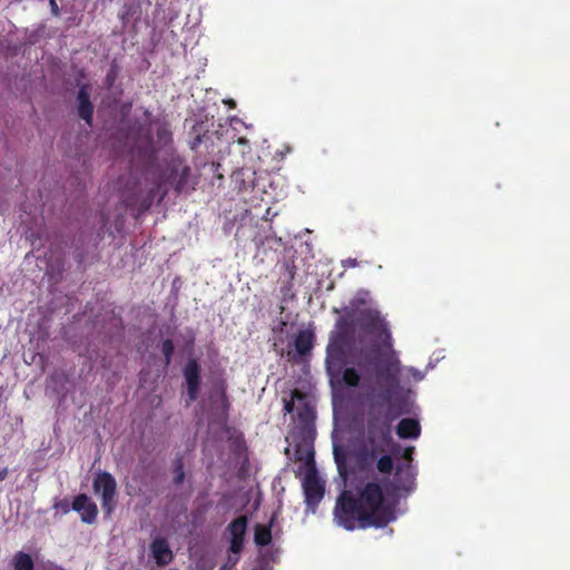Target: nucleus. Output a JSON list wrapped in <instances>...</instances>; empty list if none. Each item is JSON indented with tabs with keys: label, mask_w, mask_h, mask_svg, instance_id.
Listing matches in <instances>:
<instances>
[{
	"label": "nucleus",
	"mask_w": 570,
	"mask_h": 570,
	"mask_svg": "<svg viewBox=\"0 0 570 570\" xmlns=\"http://www.w3.org/2000/svg\"><path fill=\"white\" fill-rule=\"evenodd\" d=\"M409 413L405 403L394 402L383 411L377 403L368 407L365 424L364 442L357 451V463L362 471H377L390 475L394 470V461L387 453L392 443V423L399 416Z\"/></svg>",
	"instance_id": "1"
},
{
	"label": "nucleus",
	"mask_w": 570,
	"mask_h": 570,
	"mask_svg": "<svg viewBox=\"0 0 570 570\" xmlns=\"http://www.w3.org/2000/svg\"><path fill=\"white\" fill-rule=\"evenodd\" d=\"M334 514L337 523L350 531L384 528L395 519L393 508L385 503L383 484L379 481L366 482L357 493L344 490L337 498Z\"/></svg>",
	"instance_id": "2"
},
{
	"label": "nucleus",
	"mask_w": 570,
	"mask_h": 570,
	"mask_svg": "<svg viewBox=\"0 0 570 570\" xmlns=\"http://www.w3.org/2000/svg\"><path fill=\"white\" fill-rule=\"evenodd\" d=\"M366 305V298L363 294H357L344 308V315L337 318L335 331L330 335L326 346L325 364L331 375L338 374L346 361L347 350L355 341V322L353 315L360 306Z\"/></svg>",
	"instance_id": "3"
},
{
	"label": "nucleus",
	"mask_w": 570,
	"mask_h": 570,
	"mask_svg": "<svg viewBox=\"0 0 570 570\" xmlns=\"http://www.w3.org/2000/svg\"><path fill=\"white\" fill-rule=\"evenodd\" d=\"M353 318L356 327L364 334L374 337L375 343L381 348H392L393 340L389 323L377 309L371 307L362 308V306H360L357 312L353 315Z\"/></svg>",
	"instance_id": "4"
},
{
	"label": "nucleus",
	"mask_w": 570,
	"mask_h": 570,
	"mask_svg": "<svg viewBox=\"0 0 570 570\" xmlns=\"http://www.w3.org/2000/svg\"><path fill=\"white\" fill-rule=\"evenodd\" d=\"M301 426L292 433L294 442L295 460L304 461L305 469L308 470L315 464L314 439L315 428L313 424V414L306 409L298 414Z\"/></svg>",
	"instance_id": "5"
},
{
	"label": "nucleus",
	"mask_w": 570,
	"mask_h": 570,
	"mask_svg": "<svg viewBox=\"0 0 570 570\" xmlns=\"http://www.w3.org/2000/svg\"><path fill=\"white\" fill-rule=\"evenodd\" d=\"M163 179L177 194H188L195 190L196 180L191 175V168L180 156L171 157L167 163Z\"/></svg>",
	"instance_id": "6"
},
{
	"label": "nucleus",
	"mask_w": 570,
	"mask_h": 570,
	"mask_svg": "<svg viewBox=\"0 0 570 570\" xmlns=\"http://www.w3.org/2000/svg\"><path fill=\"white\" fill-rule=\"evenodd\" d=\"M92 489L95 494L100 498L105 517L110 518L118 504L115 476L107 471H99L94 478Z\"/></svg>",
	"instance_id": "7"
},
{
	"label": "nucleus",
	"mask_w": 570,
	"mask_h": 570,
	"mask_svg": "<svg viewBox=\"0 0 570 570\" xmlns=\"http://www.w3.org/2000/svg\"><path fill=\"white\" fill-rule=\"evenodd\" d=\"M393 481L386 480L383 484L389 494L402 495L410 494L415 489V472L410 463L397 464L395 468Z\"/></svg>",
	"instance_id": "8"
},
{
	"label": "nucleus",
	"mask_w": 570,
	"mask_h": 570,
	"mask_svg": "<svg viewBox=\"0 0 570 570\" xmlns=\"http://www.w3.org/2000/svg\"><path fill=\"white\" fill-rule=\"evenodd\" d=\"M400 372H401V363L395 357H390L385 362H383L376 371L377 377L381 382L386 384V389H384L380 396L387 404H393L392 393L399 386L400 382Z\"/></svg>",
	"instance_id": "9"
},
{
	"label": "nucleus",
	"mask_w": 570,
	"mask_h": 570,
	"mask_svg": "<svg viewBox=\"0 0 570 570\" xmlns=\"http://www.w3.org/2000/svg\"><path fill=\"white\" fill-rule=\"evenodd\" d=\"M305 502L308 507L317 505L324 497L325 485L317 473L316 466L306 470L303 480Z\"/></svg>",
	"instance_id": "10"
},
{
	"label": "nucleus",
	"mask_w": 570,
	"mask_h": 570,
	"mask_svg": "<svg viewBox=\"0 0 570 570\" xmlns=\"http://www.w3.org/2000/svg\"><path fill=\"white\" fill-rule=\"evenodd\" d=\"M247 524V517L239 515L227 525L226 531L230 537L228 550L232 554H240L243 551Z\"/></svg>",
	"instance_id": "11"
},
{
	"label": "nucleus",
	"mask_w": 570,
	"mask_h": 570,
	"mask_svg": "<svg viewBox=\"0 0 570 570\" xmlns=\"http://www.w3.org/2000/svg\"><path fill=\"white\" fill-rule=\"evenodd\" d=\"M184 377L187 385L188 403L197 400L200 386V366L194 358L189 360L184 367Z\"/></svg>",
	"instance_id": "12"
},
{
	"label": "nucleus",
	"mask_w": 570,
	"mask_h": 570,
	"mask_svg": "<svg viewBox=\"0 0 570 570\" xmlns=\"http://www.w3.org/2000/svg\"><path fill=\"white\" fill-rule=\"evenodd\" d=\"M71 508L73 511L80 514V519L83 523L92 524L97 520L98 508L97 504L91 501V499L85 494L80 493L73 498Z\"/></svg>",
	"instance_id": "13"
},
{
	"label": "nucleus",
	"mask_w": 570,
	"mask_h": 570,
	"mask_svg": "<svg viewBox=\"0 0 570 570\" xmlns=\"http://www.w3.org/2000/svg\"><path fill=\"white\" fill-rule=\"evenodd\" d=\"M315 344V333L312 330H301L294 338L295 354L291 356L294 363H299L311 354Z\"/></svg>",
	"instance_id": "14"
},
{
	"label": "nucleus",
	"mask_w": 570,
	"mask_h": 570,
	"mask_svg": "<svg viewBox=\"0 0 570 570\" xmlns=\"http://www.w3.org/2000/svg\"><path fill=\"white\" fill-rule=\"evenodd\" d=\"M150 553L159 567L168 566L174 560V553L166 538H155L150 546Z\"/></svg>",
	"instance_id": "15"
},
{
	"label": "nucleus",
	"mask_w": 570,
	"mask_h": 570,
	"mask_svg": "<svg viewBox=\"0 0 570 570\" xmlns=\"http://www.w3.org/2000/svg\"><path fill=\"white\" fill-rule=\"evenodd\" d=\"M209 401L214 413L223 421H226L230 404L225 387H215L210 393Z\"/></svg>",
	"instance_id": "16"
},
{
	"label": "nucleus",
	"mask_w": 570,
	"mask_h": 570,
	"mask_svg": "<svg viewBox=\"0 0 570 570\" xmlns=\"http://www.w3.org/2000/svg\"><path fill=\"white\" fill-rule=\"evenodd\" d=\"M78 115L89 126L92 125L94 105L90 100L89 87L83 85L79 88L78 95Z\"/></svg>",
	"instance_id": "17"
},
{
	"label": "nucleus",
	"mask_w": 570,
	"mask_h": 570,
	"mask_svg": "<svg viewBox=\"0 0 570 570\" xmlns=\"http://www.w3.org/2000/svg\"><path fill=\"white\" fill-rule=\"evenodd\" d=\"M396 434L400 439H417L421 434V425L416 419H402L396 425Z\"/></svg>",
	"instance_id": "18"
},
{
	"label": "nucleus",
	"mask_w": 570,
	"mask_h": 570,
	"mask_svg": "<svg viewBox=\"0 0 570 570\" xmlns=\"http://www.w3.org/2000/svg\"><path fill=\"white\" fill-rule=\"evenodd\" d=\"M161 189V181H157L155 184L154 187H151L149 189V191L147 193V195L140 200L139 205H138V214H142L147 210L150 209V207L153 206L154 204V199L155 197L160 193V196H159V202H161L166 196H167V189Z\"/></svg>",
	"instance_id": "19"
},
{
	"label": "nucleus",
	"mask_w": 570,
	"mask_h": 570,
	"mask_svg": "<svg viewBox=\"0 0 570 570\" xmlns=\"http://www.w3.org/2000/svg\"><path fill=\"white\" fill-rule=\"evenodd\" d=\"M254 541L259 547H266L272 542L271 527L257 524L254 532Z\"/></svg>",
	"instance_id": "20"
},
{
	"label": "nucleus",
	"mask_w": 570,
	"mask_h": 570,
	"mask_svg": "<svg viewBox=\"0 0 570 570\" xmlns=\"http://www.w3.org/2000/svg\"><path fill=\"white\" fill-rule=\"evenodd\" d=\"M13 566L16 570H33V560L30 554L19 551L13 558Z\"/></svg>",
	"instance_id": "21"
},
{
	"label": "nucleus",
	"mask_w": 570,
	"mask_h": 570,
	"mask_svg": "<svg viewBox=\"0 0 570 570\" xmlns=\"http://www.w3.org/2000/svg\"><path fill=\"white\" fill-rule=\"evenodd\" d=\"M342 381L348 387H357L361 376L354 367H346L342 373Z\"/></svg>",
	"instance_id": "22"
},
{
	"label": "nucleus",
	"mask_w": 570,
	"mask_h": 570,
	"mask_svg": "<svg viewBox=\"0 0 570 570\" xmlns=\"http://www.w3.org/2000/svg\"><path fill=\"white\" fill-rule=\"evenodd\" d=\"M174 483L180 485L185 481L184 460L181 456L176 458L173 463Z\"/></svg>",
	"instance_id": "23"
},
{
	"label": "nucleus",
	"mask_w": 570,
	"mask_h": 570,
	"mask_svg": "<svg viewBox=\"0 0 570 570\" xmlns=\"http://www.w3.org/2000/svg\"><path fill=\"white\" fill-rule=\"evenodd\" d=\"M160 350L165 356V365H169L171 363V358L175 352L174 342L170 338L164 340L160 345Z\"/></svg>",
	"instance_id": "24"
},
{
	"label": "nucleus",
	"mask_w": 570,
	"mask_h": 570,
	"mask_svg": "<svg viewBox=\"0 0 570 570\" xmlns=\"http://www.w3.org/2000/svg\"><path fill=\"white\" fill-rule=\"evenodd\" d=\"M234 556L235 557H232V556L228 557L227 562L224 566H222L220 570H229L230 568L236 566V563L239 561V554H234Z\"/></svg>",
	"instance_id": "25"
},
{
	"label": "nucleus",
	"mask_w": 570,
	"mask_h": 570,
	"mask_svg": "<svg viewBox=\"0 0 570 570\" xmlns=\"http://www.w3.org/2000/svg\"><path fill=\"white\" fill-rule=\"evenodd\" d=\"M409 372L411 373L412 377L415 380V381H421L423 379V374L421 371L416 370V368H413L411 367L409 370Z\"/></svg>",
	"instance_id": "26"
},
{
	"label": "nucleus",
	"mask_w": 570,
	"mask_h": 570,
	"mask_svg": "<svg viewBox=\"0 0 570 570\" xmlns=\"http://www.w3.org/2000/svg\"><path fill=\"white\" fill-rule=\"evenodd\" d=\"M358 265V262L356 258H347L345 261H343V266L344 267H356Z\"/></svg>",
	"instance_id": "27"
},
{
	"label": "nucleus",
	"mask_w": 570,
	"mask_h": 570,
	"mask_svg": "<svg viewBox=\"0 0 570 570\" xmlns=\"http://www.w3.org/2000/svg\"><path fill=\"white\" fill-rule=\"evenodd\" d=\"M414 453V448L413 446H409L404 450V453H403V458L407 461H412V455Z\"/></svg>",
	"instance_id": "28"
},
{
	"label": "nucleus",
	"mask_w": 570,
	"mask_h": 570,
	"mask_svg": "<svg viewBox=\"0 0 570 570\" xmlns=\"http://www.w3.org/2000/svg\"><path fill=\"white\" fill-rule=\"evenodd\" d=\"M284 410L286 413H292L294 411V401L293 400L285 401Z\"/></svg>",
	"instance_id": "29"
},
{
	"label": "nucleus",
	"mask_w": 570,
	"mask_h": 570,
	"mask_svg": "<svg viewBox=\"0 0 570 570\" xmlns=\"http://www.w3.org/2000/svg\"><path fill=\"white\" fill-rule=\"evenodd\" d=\"M51 11L55 16L59 14V7L56 2V0H50Z\"/></svg>",
	"instance_id": "30"
},
{
	"label": "nucleus",
	"mask_w": 570,
	"mask_h": 570,
	"mask_svg": "<svg viewBox=\"0 0 570 570\" xmlns=\"http://www.w3.org/2000/svg\"><path fill=\"white\" fill-rule=\"evenodd\" d=\"M8 476V469L2 468L0 469V481H3Z\"/></svg>",
	"instance_id": "31"
},
{
	"label": "nucleus",
	"mask_w": 570,
	"mask_h": 570,
	"mask_svg": "<svg viewBox=\"0 0 570 570\" xmlns=\"http://www.w3.org/2000/svg\"><path fill=\"white\" fill-rule=\"evenodd\" d=\"M125 204L127 207H134L136 205V200L132 198H126Z\"/></svg>",
	"instance_id": "32"
},
{
	"label": "nucleus",
	"mask_w": 570,
	"mask_h": 570,
	"mask_svg": "<svg viewBox=\"0 0 570 570\" xmlns=\"http://www.w3.org/2000/svg\"><path fill=\"white\" fill-rule=\"evenodd\" d=\"M294 269H295V266H291V267L288 266V271H289V277H291V279H293V278H294V275H295V271H294Z\"/></svg>",
	"instance_id": "33"
},
{
	"label": "nucleus",
	"mask_w": 570,
	"mask_h": 570,
	"mask_svg": "<svg viewBox=\"0 0 570 570\" xmlns=\"http://www.w3.org/2000/svg\"><path fill=\"white\" fill-rule=\"evenodd\" d=\"M225 104H227L229 107H235L236 106V104H235V101L233 99H229V100L225 101Z\"/></svg>",
	"instance_id": "34"
},
{
	"label": "nucleus",
	"mask_w": 570,
	"mask_h": 570,
	"mask_svg": "<svg viewBox=\"0 0 570 570\" xmlns=\"http://www.w3.org/2000/svg\"><path fill=\"white\" fill-rule=\"evenodd\" d=\"M199 137L196 138V141L193 144V148H195V146L197 145V142H199Z\"/></svg>",
	"instance_id": "35"
}]
</instances>
